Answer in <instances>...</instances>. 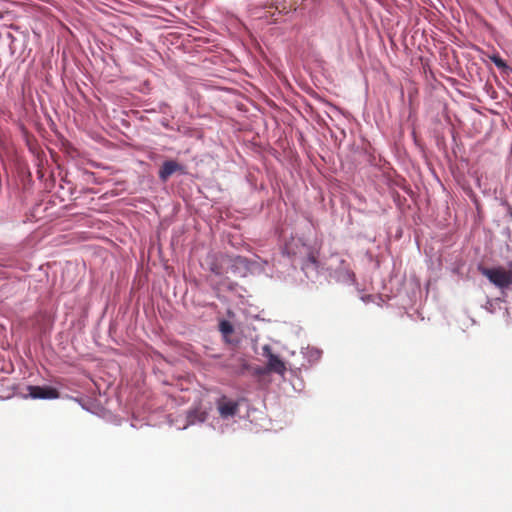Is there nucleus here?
<instances>
[{"instance_id":"nucleus-1","label":"nucleus","mask_w":512,"mask_h":512,"mask_svg":"<svg viewBox=\"0 0 512 512\" xmlns=\"http://www.w3.org/2000/svg\"><path fill=\"white\" fill-rule=\"evenodd\" d=\"M481 271L497 287L504 288L512 284V264L509 270L499 267L483 268Z\"/></svg>"},{"instance_id":"nucleus-2","label":"nucleus","mask_w":512,"mask_h":512,"mask_svg":"<svg viewBox=\"0 0 512 512\" xmlns=\"http://www.w3.org/2000/svg\"><path fill=\"white\" fill-rule=\"evenodd\" d=\"M29 394L34 399H57L59 391L51 386H29Z\"/></svg>"},{"instance_id":"nucleus-3","label":"nucleus","mask_w":512,"mask_h":512,"mask_svg":"<svg viewBox=\"0 0 512 512\" xmlns=\"http://www.w3.org/2000/svg\"><path fill=\"white\" fill-rule=\"evenodd\" d=\"M176 172L184 173V167L174 160H168L162 164L158 176L161 181L166 182Z\"/></svg>"},{"instance_id":"nucleus-4","label":"nucleus","mask_w":512,"mask_h":512,"mask_svg":"<svg viewBox=\"0 0 512 512\" xmlns=\"http://www.w3.org/2000/svg\"><path fill=\"white\" fill-rule=\"evenodd\" d=\"M217 408L222 418H228L237 414L239 405L235 401L222 397L217 403Z\"/></svg>"},{"instance_id":"nucleus-5","label":"nucleus","mask_w":512,"mask_h":512,"mask_svg":"<svg viewBox=\"0 0 512 512\" xmlns=\"http://www.w3.org/2000/svg\"><path fill=\"white\" fill-rule=\"evenodd\" d=\"M267 369L269 372H274L280 375H284L286 372L285 363L275 354H268Z\"/></svg>"},{"instance_id":"nucleus-6","label":"nucleus","mask_w":512,"mask_h":512,"mask_svg":"<svg viewBox=\"0 0 512 512\" xmlns=\"http://www.w3.org/2000/svg\"><path fill=\"white\" fill-rule=\"evenodd\" d=\"M207 264L209 266V270L213 274H215L217 276L222 275L223 267H222V264H221L219 258L216 255L208 256Z\"/></svg>"},{"instance_id":"nucleus-7","label":"nucleus","mask_w":512,"mask_h":512,"mask_svg":"<svg viewBox=\"0 0 512 512\" xmlns=\"http://www.w3.org/2000/svg\"><path fill=\"white\" fill-rule=\"evenodd\" d=\"M198 420L200 422L204 421L205 420V413L204 412H199V411H190L188 413V422L190 424H194L195 421Z\"/></svg>"},{"instance_id":"nucleus-8","label":"nucleus","mask_w":512,"mask_h":512,"mask_svg":"<svg viewBox=\"0 0 512 512\" xmlns=\"http://www.w3.org/2000/svg\"><path fill=\"white\" fill-rule=\"evenodd\" d=\"M219 328H220V331L225 335H229L233 332V326L227 320L221 321L219 324Z\"/></svg>"},{"instance_id":"nucleus-9","label":"nucleus","mask_w":512,"mask_h":512,"mask_svg":"<svg viewBox=\"0 0 512 512\" xmlns=\"http://www.w3.org/2000/svg\"><path fill=\"white\" fill-rule=\"evenodd\" d=\"M493 63L498 67V68H505L506 67V63L505 61L500 58L499 56H494L491 58Z\"/></svg>"},{"instance_id":"nucleus-10","label":"nucleus","mask_w":512,"mask_h":512,"mask_svg":"<svg viewBox=\"0 0 512 512\" xmlns=\"http://www.w3.org/2000/svg\"><path fill=\"white\" fill-rule=\"evenodd\" d=\"M309 260H310L312 263H314V264L316 263V259H315V257H314L313 255H310V256H309Z\"/></svg>"},{"instance_id":"nucleus-11","label":"nucleus","mask_w":512,"mask_h":512,"mask_svg":"<svg viewBox=\"0 0 512 512\" xmlns=\"http://www.w3.org/2000/svg\"><path fill=\"white\" fill-rule=\"evenodd\" d=\"M338 261L341 263V264H346V261L344 259H338Z\"/></svg>"}]
</instances>
